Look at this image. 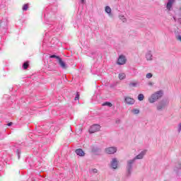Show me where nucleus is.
Instances as JSON below:
<instances>
[{"mask_svg":"<svg viewBox=\"0 0 181 181\" xmlns=\"http://www.w3.org/2000/svg\"><path fill=\"white\" fill-rule=\"evenodd\" d=\"M58 63L62 69H67L66 64L64 63V62H63V59H62V58H59V59L58 60Z\"/></svg>","mask_w":181,"mask_h":181,"instance_id":"nucleus-8","label":"nucleus"},{"mask_svg":"<svg viewBox=\"0 0 181 181\" xmlns=\"http://www.w3.org/2000/svg\"><path fill=\"white\" fill-rule=\"evenodd\" d=\"M180 131L181 130V123L179 124Z\"/></svg>","mask_w":181,"mask_h":181,"instance_id":"nucleus-28","label":"nucleus"},{"mask_svg":"<svg viewBox=\"0 0 181 181\" xmlns=\"http://www.w3.org/2000/svg\"><path fill=\"white\" fill-rule=\"evenodd\" d=\"M105 12H107V13H111V8H110V6H106Z\"/></svg>","mask_w":181,"mask_h":181,"instance_id":"nucleus-16","label":"nucleus"},{"mask_svg":"<svg viewBox=\"0 0 181 181\" xmlns=\"http://www.w3.org/2000/svg\"><path fill=\"white\" fill-rule=\"evenodd\" d=\"M132 112H134V114H139V110L138 109H134L132 110Z\"/></svg>","mask_w":181,"mask_h":181,"instance_id":"nucleus-20","label":"nucleus"},{"mask_svg":"<svg viewBox=\"0 0 181 181\" xmlns=\"http://www.w3.org/2000/svg\"><path fill=\"white\" fill-rule=\"evenodd\" d=\"M173 4H175V0H168V2L167 4V9H168V11H170Z\"/></svg>","mask_w":181,"mask_h":181,"instance_id":"nucleus-7","label":"nucleus"},{"mask_svg":"<svg viewBox=\"0 0 181 181\" xmlns=\"http://www.w3.org/2000/svg\"><path fill=\"white\" fill-rule=\"evenodd\" d=\"M49 58H50V59H57L58 60L60 59V57L57 56V55H51V56L49 57Z\"/></svg>","mask_w":181,"mask_h":181,"instance_id":"nucleus-17","label":"nucleus"},{"mask_svg":"<svg viewBox=\"0 0 181 181\" xmlns=\"http://www.w3.org/2000/svg\"><path fill=\"white\" fill-rule=\"evenodd\" d=\"M180 9L181 10V7L180 8Z\"/></svg>","mask_w":181,"mask_h":181,"instance_id":"nucleus-31","label":"nucleus"},{"mask_svg":"<svg viewBox=\"0 0 181 181\" xmlns=\"http://www.w3.org/2000/svg\"><path fill=\"white\" fill-rule=\"evenodd\" d=\"M77 100H80V93L78 92L76 93V96L74 98L75 101H77Z\"/></svg>","mask_w":181,"mask_h":181,"instance_id":"nucleus-19","label":"nucleus"},{"mask_svg":"<svg viewBox=\"0 0 181 181\" xmlns=\"http://www.w3.org/2000/svg\"><path fill=\"white\" fill-rule=\"evenodd\" d=\"M146 78H152V74H151V73L147 74Z\"/></svg>","mask_w":181,"mask_h":181,"instance_id":"nucleus-22","label":"nucleus"},{"mask_svg":"<svg viewBox=\"0 0 181 181\" xmlns=\"http://www.w3.org/2000/svg\"><path fill=\"white\" fill-rule=\"evenodd\" d=\"M93 172H94L95 173H97V172H98L97 169H93Z\"/></svg>","mask_w":181,"mask_h":181,"instance_id":"nucleus-27","label":"nucleus"},{"mask_svg":"<svg viewBox=\"0 0 181 181\" xmlns=\"http://www.w3.org/2000/svg\"><path fill=\"white\" fill-rule=\"evenodd\" d=\"M102 105H103V107L105 106H107V107H112V103H110V102H105V103H103L102 104Z\"/></svg>","mask_w":181,"mask_h":181,"instance_id":"nucleus-13","label":"nucleus"},{"mask_svg":"<svg viewBox=\"0 0 181 181\" xmlns=\"http://www.w3.org/2000/svg\"><path fill=\"white\" fill-rule=\"evenodd\" d=\"M23 67L24 69V70H26V69H28V67H29V62H26L23 64Z\"/></svg>","mask_w":181,"mask_h":181,"instance_id":"nucleus-15","label":"nucleus"},{"mask_svg":"<svg viewBox=\"0 0 181 181\" xmlns=\"http://www.w3.org/2000/svg\"><path fill=\"white\" fill-rule=\"evenodd\" d=\"M138 86V81L132 82L129 84V88H134Z\"/></svg>","mask_w":181,"mask_h":181,"instance_id":"nucleus-11","label":"nucleus"},{"mask_svg":"<svg viewBox=\"0 0 181 181\" xmlns=\"http://www.w3.org/2000/svg\"><path fill=\"white\" fill-rule=\"evenodd\" d=\"M146 57L147 60H152V54H147L146 55Z\"/></svg>","mask_w":181,"mask_h":181,"instance_id":"nucleus-18","label":"nucleus"},{"mask_svg":"<svg viewBox=\"0 0 181 181\" xmlns=\"http://www.w3.org/2000/svg\"><path fill=\"white\" fill-rule=\"evenodd\" d=\"M158 110H162V107H158Z\"/></svg>","mask_w":181,"mask_h":181,"instance_id":"nucleus-29","label":"nucleus"},{"mask_svg":"<svg viewBox=\"0 0 181 181\" xmlns=\"http://www.w3.org/2000/svg\"><path fill=\"white\" fill-rule=\"evenodd\" d=\"M125 77H127V75H125V74H124V73L119 74V80H124V78H125Z\"/></svg>","mask_w":181,"mask_h":181,"instance_id":"nucleus-12","label":"nucleus"},{"mask_svg":"<svg viewBox=\"0 0 181 181\" xmlns=\"http://www.w3.org/2000/svg\"><path fill=\"white\" fill-rule=\"evenodd\" d=\"M145 153H146V151H144L141 153H140L139 155H137L135 158L134 160L136 159H143L144 158V156L145 155Z\"/></svg>","mask_w":181,"mask_h":181,"instance_id":"nucleus-10","label":"nucleus"},{"mask_svg":"<svg viewBox=\"0 0 181 181\" xmlns=\"http://www.w3.org/2000/svg\"><path fill=\"white\" fill-rule=\"evenodd\" d=\"M162 97V91H158L154 94H153L150 98H148L149 103L151 104L155 103L157 100H159Z\"/></svg>","mask_w":181,"mask_h":181,"instance_id":"nucleus-1","label":"nucleus"},{"mask_svg":"<svg viewBox=\"0 0 181 181\" xmlns=\"http://www.w3.org/2000/svg\"><path fill=\"white\" fill-rule=\"evenodd\" d=\"M7 125L8 127H11V125H12V122L8 123Z\"/></svg>","mask_w":181,"mask_h":181,"instance_id":"nucleus-26","label":"nucleus"},{"mask_svg":"<svg viewBox=\"0 0 181 181\" xmlns=\"http://www.w3.org/2000/svg\"><path fill=\"white\" fill-rule=\"evenodd\" d=\"M144 94H139L138 95L139 101H144Z\"/></svg>","mask_w":181,"mask_h":181,"instance_id":"nucleus-14","label":"nucleus"},{"mask_svg":"<svg viewBox=\"0 0 181 181\" xmlns=\"http://www.w3.org/2000/svg\"><path fill=\"white\" fill-rule=\"evenodd\" d=\"M100 129H101V126H100L99 124H93L89 129V132L90 134H94L95 132H98Z\"/></svg>","mask_w":181,"mask_h":181,"instance_id":"nucleus-2","label":"nucleus"},{"mask_svg":"<svg viewBox=\"0 0 181 181\" xmlns=\"http://www.w3.org/2000/svg\"><path fill=\"white\" fill-rule=\"evenodd\" d=\"M177 40H178L180 42H181V36L180 35H177Z\"/></svg>","mask_w":181,"mask_h":181,"instance_id":"nucleus-25","label":"nucleus"},{"mask_svg":"<svg viewBox=\"0 0 181 181\" xmlns=\"http://www.w3.org/2000/svg\"><path fill=\"white\" fill-rule=\"evenodd\" d=\"M124 100L126 104H127V105H132L135 103V100H134V98L129 96L126 97Z\"/></svg>","mask_w":181,"mask_h":181,"instance_id":"nucleus-4","label":"nucleus"},{"mask_svg":"<svg viewBox=\"0 0 181 181\" xmlns=\"http://www.w3.org/2000/svg\"><path fill=\"white\" fill-rule=\"evenodd\" d=\"M121 19L123 22H127V18H124V16H122Z\"/></svg>","mask_w":181,"mask_h":181,"instance_id":"nucleus-24","label":"nucleus"},{"mask_svg":"<svg viewBox=\"0 0 181 181\" xmlns=\"http://www.w3.org/2000/svg\"><path fill=\"white\" fill-rule=\"evenodd\" d=\"M106 153H108V155H113V153H115L117 152V148L115 147H109L105 148Z\"/></svg>","mask_w":181,"mask_h":181,"instance_id":"nucleus-3","label":"nucleus"},{"mask_svg":"<svg viewBox=\"0 0 181 181\" xmlns=\"http://www.w3.org/2000/svg\"><path fill=\"white\" fill-rule=\"evenodd\" d=\"M111 166L112 169H117V168H118V160H117V158H113L112 160Z\"/></svg>","mask_w":181,"mask_h":181,"instance_id":"nucleus-6","label":"nucleus"},{"mask_svg":"<svg viewBox=\"0 0 181 181\" xmlns=\"http://www.w3.org/2000/svg\"><path fill=\"white\" fill-rule=\"evenodd\" d=\"M134 162H135V158H134V160H129V161H128V163H129V165H132V163H133Z\"/></svg>","mask_w":181,"mask_h":181,"instance_id":"nucleus-23","label":"nucleus"},{"mask_svg":"<svg viewBox=\"0 0 181 181\" xmlns=\"http://www.w3.org/2000/svg\"><path fill=\"white\" fill-rule=\"evenodd\" d=\"M28 4H25V5L23 6V11H28Z\"/></svg>","mask_w":181,"mask_h":181,"instance_id":"nucleus-21","label":"nucleus"},{"mask_svg":"<svg viewBox=\"0 0 181 181\" xmlns=\"http://www.w3.org/2000/svg\"><path fill=\"white\" fill-rule=\"evenodd\" d=\"M125 63H127V59H125V57H124V55H120L117 60V64L122 65L125 64Z\"/></svg>","mask_w":181,"mask_h":181,"instance_id":"nucleus-5","label":"nucleus"},{"mask_svg":"<svg viewBox=\"0 0 181 181\" xmlns=\"http://www.w3.org/2000/svg\"><path fill=\"white\" fill-rule=\"evenodd\" d=\"M76 153L78 156H84L86 155V153H84V151H83V149H81V148L76 149Z\"/></svg>","mask_w":181,"mask_h":181,"instance_id":"nucleus-9","label":"nucleus"},{"mask_svg":"<svg viewBox=\"0 0 181 181\" xmlns=\"http://www.w3.org/2000/svg\"><path fill=\"white\" fill-rule=\"evenodd\" d=\"M83 4L86 1V0H81Z\"/></svg>","mask_w":181,"mask_h":181,"instance_id":"nucleus-30","label":"nucleus"}]
</instances>
